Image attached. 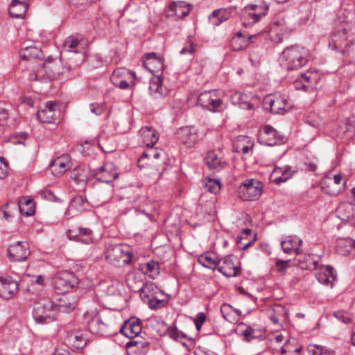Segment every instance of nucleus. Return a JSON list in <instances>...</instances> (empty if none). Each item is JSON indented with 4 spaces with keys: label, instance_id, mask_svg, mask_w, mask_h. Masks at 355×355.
Instances as JSON below:
<instances>
[{
    "label": "nucleus",
    "instance_id": "obj_1",
    "mask_svg": "<svg viewBox=\"0 0 355 355\" xmlns=\"http://www.w3.org/2000/svg\"><path fill=\"white\" fill-rule=\"evenodd\" d=\"M284 67L289 71L297 70L305 66L310 60L308 49L298 45H291L282 53Z\"/></svg>",
    "mask_w": 355,
    "mask_h": 355
},
{
    "label": "nucleus",
    "instance_id": "obj_2",
    "mask_svg": "<svg viewBox=\"0 0 355 355\" xmlns=\"http://www.w3.org/2000/svg\"><path fill=\"white\" fill-rule=\"evenodd\" d=\"M133 257L132 250L121 244L110 245L105 254L107 261L113 266L119 267L131 263L133 261Z\"/></svg>",
    "mask_w": 355,
    "mask_h": 355
},
{
    "label": "nucleus",
    "instance_id": "obj_3",
    "mask_svg": "<svg viewBox=\"0 0 355 355\" xmlns=\"http://www.w3.org/2000/svg\"><path fill=\"white\" fill-rule=\"evenodd\" d=\"M60 66L58 62L46 61L42 64L35 66L30 73L29 80L39 81H51L55 79L60 73Z\"/></svg>",
    "mask_w": 355,
    "mask_h": 355
},
{
    "label": "nucleus",
    "instance_id": "obj_4",
    "mask_svg": "<svg viewBox=\"0 0 355 355\" xmlns=\"http://www.w3.org/2000/svg\"><path fill=\"white\" fill-rule=\"evenodd\" d=\"M33 317L39 324H48L56 320V309L54 304L50 300H42L35 303Z\"/></svg>",
    "mask_w": 355,
    "mask_h": 355
},
{
    "label": "nucleus",
    "instance_id": "obj_5",
    "mask_svg": "<svg viewBox=\"0 0 355 355\" xmlns=\"http://www.w3.org/2000/svg\"><path fill=\"white\" fill-rule=\"evenodd\" d=\"M263 184L257 179H248L239 187V196L245 201L255 200L262 193Z\"/></svg>",
    "mask_w": 355,
    "mask_h": 355
},
{
    "label": "nucleus",
    "instance_id": "obj_6",
    "mask_svg": "<svg viewBox=\"0 0 355 355\" xmlns=\"http://www.w3.org/2000/svg\"><path fill=\"white\" fill-rule=\"evenodd\" d=\"M263 103L274 114H284L293 109V104L285 95H269L264 98Z\"/></svg>",
    "mask_w": 355,
    "mask_h": 355
},
{
    "label": "nucleus",
    "instance_id": "obj_7",
    "mask_svg": "<svg viewBox=\"0 0 355 355\" xmlns=\"http://www.w3.org/2000/svg\"><path fill=\"white\" fill-rule=\"evenodd\" d=\"M78 279L73 272L62 271L53 279L54 288L57 293L64 294L77 286Z\"/></svg>",
    "mask_w": 355,
    "mask_h": 355
},
{
    "label": "nucleus",
    "instance_id": "obj_8",
    "mask_svg": "<svg viewBox=\"0 0 355 355\" xmlns=\"http://www.w3.org/2000/svg\"><path fill=\"white\" fill-rule=\"evenodd\" d=\"M286 141L287 139L285 136L281 135L270 125H265L258 135V141L261 144L268 146L282 145Z\"/></svg>",
    "mask_w": 355,
    "mask_h": 355
},
{
    "label": "nucleus",
    "instance_id": "obj_9",
    "mask_svg": "<svg viewBox=\"0 0 355 355\" xmlns=\"http://www.w3.org/2000/svg\"><path fill=\"white\" fill-rule=\"evenodd\" d=\"M85 316L87 320L88 328L92 334L103 336H107L112 334L110 329V324L102 321L96 311H92L91 313L87 312Z\"/></svg>",
    "mask_w": 355,
    "mask_h": 355
},
{
    "label": "nucleus",
    "instance_id": "obj_10",
    "mask_svg": "<svg viewBox=\"0 0 355 355\" xmlns=\"http://www.w3.org/2000/svg\"><path fill=\"white\" fill-rule=\"evenodd\" d=\"M136 78L135 72H132L125 68H117L116 69L111 77L110 80L112 84L121 89H128L130 87L129 81Z\"/></svg>",
    "mask_w": 355,
    "mask_h": 355
},
{
    "label": "nucleus",
    "instance_id": "obj_11",
    "mask_svg": "<svg viewBox=\"0 0 355 355\" xmlns=\"http://www.w3.org/2000/svg\"><path fill=\"white\" fill-rule=\"evenodd\" d=\"M234 259L236 260V257L232 254L220 258L218 261L217 270L227 277L239 276L241 268L239 266L234 264Z\"/></svg>",
    "mask_w": 355,
    "mask_h": 355
},
{
    "label": "nucleus",
    "instance_id": "obj_12",
    "mask_svg": "<svg viewBox=\"0 0 355 355\" xmlns=\"http://www.w3.org/2000/svg\"><path fill=\"white\" fill-rule=\"evenodd\" d=\"M93 176L99 182L110 184L119 177V173L112 163L107 162L92 171Z\"/></svg>",
    "mask_w": 355,
    "mask_h": 355
},
{
    "label": "nucleus",
    "instance_id": "obj_13",
    "mask_svg": "<svg viewBox=\"0 0 355 355\" xmlns=\"http://www.w3.org/2000/svg\"><path fill=\"white\" fill-rule=\"evenodd\" d=\"M198 103L204 108L216 112L221 108L223 105V101L218 98L215 92H205L202 93L198 98Z\"/></svg>",
    "mask_w": 355,
    "mask_h": 355
},
{
    "label": "nucleus",
    "instance_id": "obj_14",
    "mask_svg": "<svg viewBox=\"0 0 355 355\" xmlns=\"http://www.w3.org/2000/svg\"><path fill=\"white\" fill-rule=\"evenodd\" d=\"M8 252L12 261H25L30 254L29 245L26 241H18L9 246Z\"/></svg>",
    "mask_w": 355,
    "mask_h": 355
},
{
    "label": "nucleus",
    "instance_id": "obj_15",
    "mask_svg": "<svg viewBox=\"0 0 355 355\" xmlns=\"http://www.w3.org/2000/svg\"><path fill=\"white\" fill-rule=\"evenodd\" d=\"M143 64L155 77L162 76L164 70V59L158 57L155 53H148L144 56Z\"/></svg>",
    "mask_w": 355,
    "mask_h": 355
},
{
    "label": "nucleus",
    "instance_id": "obj_16",
    "mask_svg": "<svg viewBox=\"0 0 355 355\" xmlns=\"http://www.w3.org/2000/svg\"><path fill=\"white\" fill-rule=\"evenodd\" d=\"M177 139L184 146L190 148L193 146L198 140V132L193 126H184L178 130Z\"/></svg>",
    "mask_w": 355,
    "mask_h": 355
},
{
    "label": "nucleus",
    "instance_id": "obj_17",
    "mask_svg": "<svg viewBox=\"0 0 355 355\" xmlns=\"http://www.w3.org/2000/svg\"><path fill=\"white\" fill-rule=\"evenodd\" d=\"M205 160L209 169L217 171L223 169L227 164L224 154L220 149L209 151Z\"/></svg>",
    "mask_w": 355,
    "mask_h": 355
},
{
    "label": "nucleus",
    "instance_id": "obj_18",
    "mask_svg": "<svg viewBox=\"0 0 355 355\" xmlns=\"http://www.w3.org/2000/svg\"><path fill=\"white\" fill-rule=\"evenodd\" d=\"M347 35V31L343 29L338 31L330 35L329 46L337 52L342 53V50L346 48L349 43Z\"/></svg>",
    "mask_w": 355,
    "mask_h": 355
},
{
    "label": "nucleus",
    "instance_id": "obj_19",
    "mask_svg": "<svg viewBox=\"0 0 355 355\" xmlns=\"http://www.w3.org/2000/svg\"><path fill=\"white\" fill-rule=\"evenodd\" d=\"M54 307L58 311L62 313H71L77 306V301L76 297L72 295H63L60 298L57 299L55 302Z\"/></svg>",
    "mask_w": 355,
    "mask_h": 355
},
{
    "label": "nucleus",
    "instance_id": "obj_20",
    "mask_svg": "<svg viewBox=\"0 0 355 355\" xmlns=\"http://www.w3.org/2000/svg\"><path fill=\"white\" fill-rule=\"evenodd\" d=\"M337 216L343 221L349 223L355 227V205L349 202H343L336 209Z\"/></svg>",
    "mask_w": 355,
    "mask_h": 355
},
{
    "label": "nucleus",
    "instance_id": "obj_21",
    "mask_svg": "<svg viewBox=\"0 0 355 355\" xmlns=\"http://www.w3.org/2000/svg\"><path fill=\"white\" fill-rule=\"evenodd\" d=\"M18 291V283L12 277L0 278V297L9 300Z\"/></svg>",
    "mask_w": 355,
    "mask_h": 355
},
{
    "label": "nucleus",
    "instance_id": "obj_22",
    "mask_svg": "<svg viewBox=\"0 0 355 355\" xmlns=\"http://www.w3.org/2000/svg\"><path fill=\"white\" fill-rule=\"evenodd\" d=\"M56 103L53 101L47 102L43 107H41L37 114L38 120L41 123H53L58 112L55 110Z\"/></svg>",
    "mask_w": 355,
    "mask_h": 355
},
{
    "label": "nucleus",
    "instance_id": "obj_23",
    "mask_svg": "<svg viewBox=\"0 0 355 355\" xmlns=\"http://www.w3.org/2000/svg\"><path fill=\"white\" fill-rule=\"evenodd\" d=\"M142 324L139 319L132 318L126 320L120 328V333L128 338H134L141 331Z\"/></svg>",
    "mask_w": 355,
    "mask_h": 355
},
{
    "label": "nucleus",
    "instance_id": "obj_24",
    "mask_svg": "<svg viewBox=\"0 0 355 355\" xmlns=\"http://www.w3.org/2000/svg\"><path fill=\"white\" fill-rule=\"evenodd\" d=\"M191 10L190 6L184 1H173L168 7V16L182 19L187 16Z\"/></svg>",
    "mask_w": 355,
    "mask_h": 355
},
{
    "label": "nucleus",
    "instance_id": "obj_25",
    "mask_svg": "<svg viewBox=\"0 0 355 355\" xmlns=\"http://www.w3.org/2000/svg\"><path fill=\"white\" fill-rule=\"evenodd\" d=\"M302 244V240L297 236H288L281 242L283 251L286 254H291L294 252L296 254H300L302 250L300 246Z\"/></svg>",
    "mask_w": 355,
    "mask_h": 355
},
{
    "label": "nucleus",
    "instance_id": "obj_26",
    "mask_svg": "<svg viewBox=\"0 0 355 355\" xmlns=\"http://www.w3.org/2000/svg\"><path fill=\"white\" fill-rule=\"evenodd\" d=\"M68 236L70 239H74L85 244H89L93 241L92 231L88 228L69 230Z\"/></svg>",
    "mask_w": 355,
    "mask_h": 355
},
{
    "label": "nucleus",
    "instance_id": "obj_27",
    "mask_svg": "<svg viewBox=\"0 0 355 355\" xmlns=\"http://www.w3.org/2000/svg\"><path fill=\"white\" fill-rule=\"evenodd\" d=\"M235 8H220L214 10L209 16V21L214 26H218L223 21L228 19L230 16L235 12Z\"/></svg>",
    "mask_w": 355,
    "mask_h": 355
},
{
    "label": "nucleus",
    "instance_id": "obj_28",
    "mask_svg": "<svg viewBox=\"0 0 355 355\" xmlns=\"http://www.w3.org/2000/svg\"><path fill=\"white\" fill-rule=\"evenodd\" d=\"M86 46L87 42L83 38H78L73 35L67 37L64 42V49L74 53H81Z\"/></svg>",
    "mask_w": 355,
    "mask_h": 355
},
{
    "label": "nucleus",
    "instance_id": "obj_29",
    "mask_svg": "<svg viewBox=\"0 0 355 355\" xmlns=\"http://www.w3.org/2000/svg\"><path fill=\"white\" fill-rule=\"evenodd\" d=\"M149 89L155 98L163 97L167 96L170 93V89L163 84L162 76L154 77L150 82Z\"/></svg>",
    "mask_w": 355,
    "mask_h": 355
},
{
    "label": "nucleus",
    "instance_id": "obj_30",
    "mask_svg": "<svg viewBox=\"0 0 355 355\" xmlns=\"http://www.w3.org/2000/svg\"><path fill=\"white\" fill-rule=\"evenodd\" d=\"M142 143L146 147H153L158 141L159 135L157 131L149 127L142 128L139 130Z\"/></svg>",
    "mask_w": 355,
    "mask_h": 355
},
{
    "label": "nucleus",
    "instance_id": "obj_31",
    "mask_svg": "<svg viewBox=\"0 0 355 355\" xmlns=\"http://www.w3.org/2000/svg\"><path fill=\"white\" fill-rule=\"evenodd\" d=\"M254 146L253 141L247 136H239L234 143V148L237 153H248Z\"/></svg>",
    "mask_w": 355,
    "mask_h": 355
},
{
    "label": "nucleus",
    "instance_id": "obj_32",
    "mask_svg": "<svg viewBox=\"0 0 355 355\" xmlns=\"http://www.w3.org/2000/svg\"><path fill=\"white\" fill-rule=\"evenodd\" d=\"M70 162L68 155H63L54 159L50 164L53 172L62 174L69 168Z\"/></svg>",
    "mask_w": 355,
    "mask_h": 355
},
{
    "label": "nucleus",
    "instance_id": "obj_33",
    "mask_svg": "<svg viewBox=\"0 0 355 355\" xmlns=\"http://www.w3.org/2000/svg\"><path fill=\"white\" fill-rule=\"evenodd\" d=\"M231 102L233 105H239L243 110H250L253 107V105L249 102V97L241 92H234L230 96Z\"/></svg>",
    "mask_w": 355,
    "mask_h": 355
},
{
    "label": "nucleus",
    "instance_id": "obj_34",
    "mask_svg": "<svg viewBox=\"0 0 355 355\" xmlns=\"http://www.w3.org/2000/svg\"><path fill=\"white\" fill-rule=\"evenodd\" d=\"M20 213L26 216H30L35 214V206L33 199L22 197L18 203Z\"/></svg>",
    "mask_w": 355,
    "mask_h": 355
},
{
    "label": "nucleus",
    "instance_id": "obj_35",
    "mask_svg": "<svg viewBox=\"0 0 355 355\" xmlns=\"http://www.w3.org/2000/svg\"><path fill=\"white\" fill-rule=\"evenodd\" d=\"M334 272V268L327 266L323 272H317L315 277L320 283L325 286L331 285L332 286L333 282L336 279Z\"/></svg>",
    "mask_w": 355,
    "mask_h": 355
},
{
    "label": "nucleus",
    "instance_id": "obj_36",
    "mask_svg": "<svg viewBox=\"0 0 355 355\" xmlns=\"http://www.w3.org/2000/svg\"><path fill=\"white\" fill-rule=\"evenodd\" d=\"M28 9L27 4L19 0H13L9 8V14L15 18H21Z\"/></svg>",
    "mask_w": 355,
    "mask_h": 355
},
{
    "label": "nucleus",
    "instance_id": "obj_37",
    "mask_svg": "<svg viewBox=\"0 0 355 355\" xmlns=\"http://www.w3.org/2000/svg\"><path fill=\"white\" fill-rule=\"evenodd\" d=\"M67 341L76 349H83L87 345V338L80 331L71 332L67 336Z\"/></svg>",
    "mask_w": 355,
    "mask_h": 355
},
{
    "label": "nucleus",
    "instance_id": "obj_38",
    "mask_svg": "<svg viewBox=\"0 0 355 355\" xmlns=\"http://www.w3.org/2000/svg\"><path fill=\"white\" fill-rule=\"evenodd\" d=\"M248 41L245 33L239 31L232 38L230 44L234 51H241L248 46Z\"/></svg>",
    "mask_w": 355,
    "mask_h": 355
},
{
    "label": "nucleus",
    "instance_id": "obj_39",
    "mask_svg": "<svg viewBox=\"0 0 355 355\" xmlns=\"http://www.w3.org/2000/svg\"><path fill=\"white\" fill-rule=\"evenodd\" d=\"M343 60L347 64H355V40H350L344 50H342Z\"/></svg>",
    "mask_w": 355,
    "mask_h": 355
},
{
    "label": "nucleus",
    "instance_id": "obj_40",
    "mask_svg": "<svg viewBox=\"0 0 355 355\" xmlns=\"http://www.w3.org/2000/svg\"><path fill=\"white\" fill-rule=\"evenodd\" d=\"M218 261L219 259L213 257L212 254L209 252L202 254L198 258L200 264L211 270L217 269Z\"/></svg>",
    "mask_w": 355,
    "mask_h": 355
},
{
    "label": "nucleus",
    "instance_id": "obj_41",
    "mask_svg": "<svg viewBox=\"0 0 355 355\" xmlns=\"http://www.w3.org/2000/svg\"><path fill=\"white\" fill-rule=\"evenodd\" d=\"M89 207V202L82 195H77L71 200L69 208L78 211H84Z\"/></svg>",
    "mask_w": 355,
    "mask_h": 355
},
{
    "label": "nucleus",
    "instance_id": "obj_42",
    "mask_svg": "<svg viewBox=\"0 0 355 355\" xmlns=\"http://www.w3.org/2000/svg\"><path fill=\"white\" fill-rule=\"evenodd\" d=\"M317 79L318 76L316 73L307 71L305 73H301L300 81L302 83V88L304 90H307L309 88L313 87Z\"/></svg>",
    "mask_w": 355,
    "mask_h": 355
},
{
    "label": "nucleus",
    "instance_id": "obj_43",
    "mask_svg": "<svg viewBox=\"0 0 355 355\" xmlns=\"http://www.w3.org/2000/svg\"><path fill=\"white\" fill-rule=\"evenodd\" d=\"M98 288L107 296H114L118 293V288L112 282H101L98 284Z\"/></svg>",
    "mask_w": 355,
    "mask_h": 355
},
{
    "label": "nucleus",
    "instance_id": "obj_44",
    "mask_svg": "<svg viewBox=\"0 0 355 355\" xmlns=\"http://www.w3.org/2000/svg\"><path fill=\"white\" fill-rule=\"evenodd\" d=\"M308 351L311 355H334V352L321 345H309Z\"/></svg>",
    "mask_w": 355,
    "mask_h": 355
},
{
    "label": "nucleus",
    "instance_id": "obj_45",
    "mask_svg": "<svg viewBox=\"0 0 355 355\" xmlns=\"http://www.w3.org/2000/svg\"><path fill=\"white\" fill-rule=\"evenodd\" d=\"M338 245L339 248H345L346 252H350L355 249V241L350 238L339 239Z\"/></svg>",
    "mask_w": 355,
    "mask_h": 355
},
{
    "label": "nucleus",
    "instance_id": "obj_46",
    "mask_svg": "<svg viewBox=\"0 0 355 355\" xmlns=\"http://www.w3.org/2000/svg\"><path fill=\"white\" fill-rule=\"evenodd\" d=\"M256 333L257 331L254 329L248 326L243 331H242L241 336L243 337L245 341L250 342L253 339L261 337V335H257Z\"/></svg>",
    "mask_w": 355,
    "mask_h": 355
},
{
    "label": "nucleus",
    "instance_id": "obj_47",
    "mask_svg": "<svg viewBox=\"0 0 355 355\" xmlns=\"http://www.w3.org/2000/svg\"><path fill=\"white\" fill-rule=\"evenodd\" d=\"M40 50L34 46L26 47L24 52L21 54L23 59L36 58L39 57Z\"/></svg>",
    "mask_w": 355,
    "mask_h": 355
},
{
    "label": "nucleus",
    "instance_id": "obj_48",
    "mask_svg": "<svg viewBox=\"0 0 355 355\" xmlns=\"http://www.w3.org/2000/svg\"><path fill=\"white\" fill-rule=\"evenodd\" d=\"M333 315L336 319L343 322L345 324H349L352 322L349 313L346 311L338 310L334 311Z\"/></svg>",
    "mask_w": 355,
    "mask_h": 355
},
{
    "label": "nucleus",
    "instance_id": "obj_49",
    "mask_svg": "<svg viewBox=\"0 0 355 355\" xmlns=\"http://www.w3.org/2000/svg\"><path fill=\"white\" fill-rule=\"evenodd\" d=\"M205 187L208 191L216 193L220 190V184L218 180L209 179L205 183Z\"/></svg>",
    "mask_w": 355,
    "mask_h": 355
},
{
    "label": "nucleus",
    "instance_id": "obj_50",
    "mask_svg": "<svg viewBox=\"0 0 355 355\" xmlns=\"http://www.w3.org/2000/svg\"><path fill=\"white\" fill-rule=\"evenodd\" d=\"M291 260L283 261L277 259L275 262V270L279 272L282 275H284L288 268Z\"/></svg>",
    "mask_w": 355,
    "mask_h": 355
},
{
    "label": "nucleus",
    "instance_id": "obj_51",
    "mask_svg": "<svg viewBox=\"0 0 355 355\" xmlns=\"http://www.w3.org/2000/svg\"><path fill=\"white\" fill-rule=\"evenodd\" d=\"M144 269H145L146 273H155L157 274L159 272V266L157 262H155L153 260L145 263L144 265Z\"/></svg>",
    "mask_w": 355,
    "mask_h": 355
},
{
    "label": "nucleus",
    "instance_id": "obj_52",
    "mask_svg": "<svg viewBox=\"0 0 355 355\" xmlns=\"http://www.w3.org/2000/svg\"><path fill=\"white\" fill-rule=\"evenodd\" d=\"M260 16L255 13H249L247 16H243L242 18L243 26L251 25L259 20Z\"/></svg>",
    "mask_w": 355,
    "mask_h": 355
},
{
    "label": "nucleus",
    "instance_id": "obj_53",
    "mask_svg": "<svg viewBox=\"0 0 355 355\" xmlns=\"http://www.w3.org/2000/svg\"><path fill=\"white\" fill-rule=\"evenodd\" d=\"M167 331L169 337L173 340H178L180 337L186 338L184 334L179 331L176 327H168Z\"/></svg>",
    "mask_w": 355,
    "mask_h": 355
},
{
    "label": "nucleus",
    "instance_id": "obj_54",
    "mask_svg": "<svg viewBox=\"0 0 355 355\" xmlns=\"http://www.w3.org/2000/svg\"><path fill=\"white\" fill-rule=\"evenodd\" d=\"M232 311V306L227 303L223 304L220 307V312L223 315V317L227 321L230 320V316Z\"/></svg>",
    "mask_w": 355,
    "mask_h": 355
},
{
    "label": "nucleus",
    "instance_id": "obj_55",
    "mask_svg": "<svg viewBox=\"0 0 355 355\" xmlns=\"http://www.w3.org/2000/svg\"><path fill=\"white\" fill-rule=\"evenodd\" d=\"M90 107L92 112L96 115H101L105 112L106 105L104 103H92Z\"/></svg>",
    "mask_w": 355,
    "mask_h": 355
},
{
    "label": "nucleus",
    "instance_id": "obj_56",
    "mask_svg": "<svg viewBox=\"0 0 355 355\" xmlns=\"http://www.w3.org/2000/svg\"><path fill=\"white\" fill-rule=\"evenodd\" d=\"M8 118V112L6 103L0 102V125H3Z\"/></svg>",
    "mask_w": 355,
    "mask_h": 355
},
{
    "label": "nucleus",
    "instance_id": "obj_57",
    "mask_svg": "<svg viewBox=\"0 0 355 355\" xmlns=\"http://www.w3.org/2000/svg\"><path fill=\"white\" fill-rule=\"evenodd\" d=\"M196 48L193 45V44L191 42H189L187 43L184 47H183L181 51H180V53L181 55H192L195 53Z\"/></svg>",
    "mask_w": 355,
    "mask_h": 355
},
{
    "label": "nucleus",
    "instance_id": "obj_58",
    "mask_svg": "<svg viewBox=\"0 0 355 355\" xmlns=\"http://www.w3.org/2000/svg\"><path fill=\"white\" fill-rule=\"evenodd\" d=\"M164 302L163 300H157L155 297L149 298L148 305L151 309H157L163 306Z\"/></svg>",
    "mask_w": 355,
    "mask_h": 355
},
{
    "label": "nucleus",
    "instance_id": "obj_59",
    "mask_svg": "<svg viewBox=\"0 0 355 355\" xmlns=\"http://www.w3.org/2000/svg\"><path fill=\"white\" fill-rule=\"evenodd\" d=\"M75 6L85 8L89 6L94 0H70Z\"/></svg>",
    "mask_w": 355,
    "mask_h": 355
},
{
    "label": "nucleus",
    "instance_id": "obj_60",
    "mask_svg": "<svg viewBox=\"0 0 355 355\" xmlns=\"http://www.w3.org/2000/svg\"><path fill=\"white\" fill-rule=\"evenodd\" d=\"M245 239V238L243 236L237 239L236 245L239 249L245 250L251 245L252 241H248V242H244Z\"/></svg>",
    "mask_w": 355,
    "mask_h": 355
},
{
    "label": "nucleus",
    "instance_id": "obj_61",
    "mask_svg": "<svg viewBox=\"0 0 355 355\" xmlns=\"http://www.w3.org/2000/svg\"><path fill=\"white\" fill-rule=\"evenodd\" d=\"M285 28V21L283 19L274 21L271 24V31H283Z\"/></svg>",
    "mask_w": 355,
    "mask_h": 355
},
{
    "label": "nucleus",
    "instance_id": "obj_62",
    "mask_svg": "<svg viewBox=\"0 0 355 355\" xmlns=\"http://www.w3.org/2000/svg\"><path fill=\"white\" fill-rule=\"evenodd\" d=\"M7 164L4 158L0 157V179L3 180L7 176Z\"/></svg>",
    "mask_w": 355,
    "mask_h": 355
},
{
    "label": "nucleus",
    "instance_id": "obj_63",
    "mask_svg": "<svg viewBox=\"0 0 355 355\" xmlns=\"http://www.w3.org/2000/svg\"><path fill=\"white\" fill-rule=\"evenodd\" d=\"M288 175L286 177H279V178H277L275 181L277 184H280L282 182H284L287 180V179L291 175V173H290V168H285L283 171H282V175Z\"/></svg>",
    "mask_w": 355,
    "mask_h": 355
},
{
    "label": "nucleus",
    "instance_id": "obj_64",
    "mask_svg": "<svg viewBox=\"0 0 355 355\" xmlns=\"http://www.w3.org/2000/svg\"><path fill=\"white\" fill-rule=\"evenodd\" d=\"M206 319V315L200 312L195 319V323H201L203 324Z\"/></svg>",
    "mask_w": 355,
    "mask_h": 355
}]
</instances>
